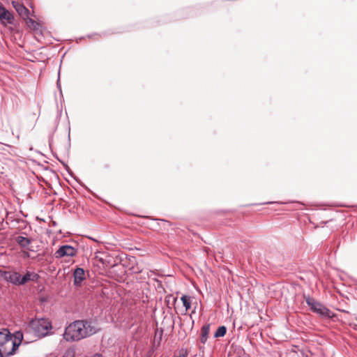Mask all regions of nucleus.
Listing matches in <instances>:
<instances>
[{
  "instance_id": "9d476101",
  "label": "nucleus",
  "mask_w": 357,
  "mask_h": 357,
  "mask_svg": "<svg viewBox=\"0 0 357 357\" xmlns=\"http://www.w3.org/2000/svg\"><path fill=\"white\" fill-rule=\"evenodd\" d=\"M39 278L38 274L33 272H26L24 276L20 275V285L24 284L29 281H37Z\"/></svg>"
},
{
  "instance_id": "f257e3e1",
  "label": "nucleus",
  "mask_w": 357,
  "mask_h": 357,
  "mask_svg": "<svg viewBox=\"0 0 357 357\" xmlns=\"http://www.w3.org/2000/svg\"><path fill=\"white\" fill-rule=\"evenodd\" d=\"M99 330L96 324L91 320H77L66 327L63 335L67 342H78L91 337Z\"/></svg>"
},
{
  "instance_id": "4be33fe9",
  "label": "nucleus",
  "mask_w": 357,
  "mask_h": 357,
  "mask_svg": "<svg viewBox=\"0 0 357 357\" xmlns=\"http://www.w3.org/2000/svg\"><path fill=\"white\" fill-rule=\"evenodd\" d=\"M4 8L5 7L1 3H0V13H1L2 10H4Z\"/></svg>"
},
{
  "instance_id": "f8f14e48",
  "label": "nucleus",
  "mask_w": 357,
  "mask_h": 357,
  "mask_svg": "<svg viewBox=\"0 0 357 357\" xmlns=\"http://www.w3.org/2000/svg\"><path fill=\"white\" fill-rule=\"evenodd\" d=\"M209 333H210V324H208L203 326L201 329V337H200V340L203 344H204L207 341Z\"/></svg>"
},
{
  "instance_id": "ddd939ff",
  "label": "nucleus",
  "mask_w": 357,
  "mask_h": 357,
  "mask_svg": "<svg viewBox=\"0 0 357 357\" xmlns=\"http://www.w3.org/2000/svg\"><path fill=\"white\" fill-rule=\"evenodd\" d=\"M16 242L22 248H26L31 243V240L26 237L17 236L15 239Z\"/></svg>"
},
{
  "instance_id": "b1692460",
  "label": "nucleus",
  "mask_w": 357,
  "mask_h": 357,
  "mask_svg": "<svg viewBox=\"0 0 357 357\" xmlns=\"http://www.w3.org/2000/svg\"><path fill=\"white\" fill-rule=\"evenodd\" d=\"M95 357H102V356L100 354H96Z\"/></svg>"
},
{
  "instance_id": "f03ea898",
  "label": "nucleus",
  "mask_w": 357,
  "mask_h": 357,
  "mask_svg": "<svg viewBox=\"0 0 357 357\" xmlns=\"http://www.w3.org/2000/svg\"><path fill=\"white\" fill-rule=\"evenodd\" d=\"M30 327L38 337H45L52 329V324L47 319H36L30 321Z\"/></svg>"
},
{
  "instance_id": "5701e85b",
  "label": "nucleus",
  "mask_w": 357,
  "mask_h": 357,
  "mask_svg": "<svg viewBox=\"0 0 357 357\" xmlns=\"http://www.w3.org/2000/svg\"><path fill=\"white\" fill-rule=\"evenodd\" d=\"M162 335V331H161L160 333V336H159L160 340H161Z\"/></svg>"
},
{
  "instance_id": "393cba45",
  "label": "nucleus",
  "mask_w": 357,
  "mask_h": 357,
  "mask_svg": "<svg viewBox=\"0 0 357 357\" xmlns=\"http://www.w3.org/2000/svg\"><path fill=\"white\" fill-rule=\"evenodd\" d=\"M17 334L20 335L21 338H22V334H21V333H17Z\"/></svg>"
},
{
  "instance_id": "aec40b11",
  "label": "nucleus",
  "mask_w": 357,
  "mask_h": 357,
  "mask_svg": "<svg viewBox=\"0 0 357 357\" xmlns=\"http://www.w3.org/2000/svg\"><path fill=\"white\" fill-rule=\"evenodd\" d=\"M153 354V349H151V350H149V351L147 352V354H146V356H145V357H151V356H152V354Z\"/></svg>"
},
{
  "instance_id": "39448f33",
  "label": "nucleus",
  "mask_w": 357,
  "mask_h": 357,
  "mask_svg": "<svg viewBox=\"0 0 357 357\" xmlns=\"http://www.w3.org/2000/svg\"><path fill=\"white\" fill-rule=\"evenodd\" d=\"M11 340H12V338H11L10 333L8 330L3 329L2 331H0V357L3 356L2 348L3 347H5L6 345H7L8 344H10Z\"/></svg>"
},
{
  "instance_id": "0eeeda50",
  "label": "nucleus",
  "mask_w": 357,
  "mask_h": 357,
  "mask_svg": "<svg viewBox=\"0 0 357 357\" xmlns=\"http://www.w3.org/2000/svg\"><path fill=\"white\" fill-rule=\"evenodd\" d=\"M0 21L3 26L13 24L15 22L13 14L4 8V10H2L1 13H0Z\"/></svg>"
},
{
  "instance_id": "a211bd4d",
  "label": "nucleus",
  "mask_w": 357,
  "mask_h": 357,
  "mask_svg": "<svg viewBox=\"0 0 357 357\" xmlns=\"http://www.w3.org/2000/svg\"><path fill=\"white\" fill-rule=\"evenodd\" d=\"M174 357H188V353L186 351L181 350L179 351V354L178 356L175 354Z\"/></svg>"
},
{
  "instance_id": "6ab92c4d",
  "label": "nucleus",
  "mask_w": 357,
  "mask_h": 357,
  "mask_svg": "<svg viewBox=\"0 0 357 357\" xmlns=\"http://www.w3.org/2000/svg\"><path fill=\"white\" fill-rule=\"evenodd\" d=\"M2 349H3V352H2V355H3V356H5V355H6V352H9V351H10L8 349V348H7V345H6L5 347H3L2 348Z\"/></svg>"
},
{
  "instance_id": "20e7f679",
  "label": "nucleus",
  "mask_w": 357,
  "mask_h": 357,
  "mask_svg": "<svg viewBox=\"0 0 357 357\" xmlns=\"http://www.w3.org/2000/svg\"><path fill=\"white\" fill-rule=\"evenodd\" d=\"M77 254V249L69 245H63L55 252L54 257L56 259L63 258L64 257H75Z\"/></svg>"
},
{
  "instance_id": "7ed1b4c3",
  "label": "nucleus",
  "mask_w": 357,
  "mask_h": 357,
  "mask_svg": "<svg viewBox=\"0 0 357 357\" xmlns=\"http://www.w3.org/2000/svg\"><path fill=\"white\" fill-rule=\"evenodd\" d=\"M305 301L310 307V310L318 314L320 317L323 318H331L334 316V314L328 308L314 298L308 296L305 297Z\"/></svg>"
},
{
  "instance_id": "2eb2a0df",
  "label": "nucleus",
  "mask_w": 357,
  "mask_h": 357,
  "mask_svg": "<svg viewBox=\"0 0 357 357\" xmlns=\"http://www.w3.org/2000/svg\"><path fill=\"white\" fill-rule=\"evenodd\" d=\"M75 349L74 347H70L67 348L63 355L62 357H75Z\"/></svg>"
},
{
  "instance_id": "4468645a",
  "label": "nucleus",
  "mask_w": 357,
  "mask_h": 357,
  "mask_svg": "<svg viewBox=\"0 0 357 357\" xmlns=\"http://www.w3.org/2000/svg\"><path fill=\"white\" fill-rule=\"evenodd\" d=\"M10 342H11V344H12V349H11V350H10L9 352H6V355L3 356H1V357H10V356L13 355L14 353L15 352V351L18 349V347H19V346L20 344V342L17 343L15 341H10Z\"/></svg>"
},
{
  "instance_id": "1a4fd4ad",
  "label": "nucleus",
  "mask_w": 357,
  "mask_h": 357,
  "mask_svg": "<svg viewBox=\"0 0 357 357\" xmlns=\"http://www.w3.org/2000/svg\"><path fill=\"white\" fill-rule=\"evenodd\" d=\"M74 284L81 285L83 280H85V272L82 268H77L74 271Z\"/></svg>"
},
{
  "instance_id": "412c9836",
  "label": "nucleus",
  "mask_w": 357,
  "mask_h": 357,
  "mask_svg": "<svg viewBox=\"0 0 357 357\" xmlns=\"http://www.w3.org/2000/svg\"><path fill=\"white\" fill-rule=\"evenodd\" d=\"M26 19L28 20V21H27L28 24H33L35 23V21L29 18V17Z\"/></svg>"
},
{
  "instance_id": "423d86ee",
  "label": "nucleus",
  "mask_w": 357,
  "mask_h": 357,
  "mask_svg": "<svg viewBox=\"0 0 357 357\" xmlns=\"http://www.w3.org/2000/svg\"><path fill=\"white\" fill-rule=\"evenodd\" d=\"M2 276L6 281L14 284L20 285V274L19 273L4 271Z\"/></svg>"
},
{
  "instance_id": "dca6fc26",
  "label": "nucleus",
  "mask_w": 357,
  "mask_h": 357,
  "mask_svg": "<svg viewBox=\"0 0 357 357\" xmlns=\"http://www.w3.org/2000/svg\"><path fill=\"white\" fill-rule=\"evenodd\" d=\"M227 328L225 326H222L218 328L216 332L214 334L215 337H223L226 334Z\"/></svg>"
},
{
  "instance_id": "6e6552de",
  "label": "nucleus",
  "mask_w": 357,
  "mask_h": 357,
  "mask_svg": "<svg viewBox=\"0 0 357 357\" xmlns=\"http://www.w3.org/2000/svg\"><path fill=\"white\" fill-rule=\"evenodd\" d=\"M12 6L21 17L24 19L28 18L29 10L22 3L19 1H13Z\"/></svg>"
},
{
  "instance_id": "9b49d317",
  "label": "nucleus",
  "mask_w": 357,
  "mask_h": 357,
  "mask_svg": "<svg viewBox=\"0 0 357 357\" xmlns=\"http://www.w3.org/2000/svg\"><path fill=\"white\" fill-rule=\"evenodd\" d=\"M107 258L108 255L105 252H96L95 253L94 259L96 261L100 262L103 266H107L109 264V261Z\"/></svg>"
},
{
  "instance_id": "f3484780",
  "label": "nucleus",
  "mask_w": 357,
  "mask_h": 357,
  "mask_svg": "<svg viewBox=\"0 0 357 357\" xmlns=\"http://www.w3.org/2000/svg\"><path fill=\"white\" fill-rule=\"evenodd\" d=\"M181 300L183 303V306L185 307V310H188L190 308V297L186 295H183V296H181Z\"/></svg>"
}]
</instances>
